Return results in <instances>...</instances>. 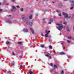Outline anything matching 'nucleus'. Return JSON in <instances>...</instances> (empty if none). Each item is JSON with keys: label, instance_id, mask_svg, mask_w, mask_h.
<instances>
[{"label": "nucleus", "instance_id": "obj_62", "mask_svg": "<svg viewBox=\"0 0 74 74\" xmlns=\"http://www.w3.org/2000/svg\"><path fill=\"white\" fill-rule=\"evenodd\" d=\"M44 1H48V0H43Z\"/></svg>", "mask_w": 74, "mask_h": 74}, {"label": "nucleus", "instance_id": "obj_25", "mask_svg": "<svg viewBox=\"0 0 74 74\" xmlns=\"http://www.w3.org/2000/svg\"><path fill=\"white\" fill-rule=\"evenodd\" d=\"M18 44L19 45H21V44H22V42H18Z\"/></svg>", "mask_w": 74, "mask_h": 74}, {"label": "nucleus", "instance_id": "obj_17", "mask_svg": "<svg viewBox=\"0 0 74 74\" xmlns=\"http://www.w3.org/2000/svg\"><path fill=\"white\" fill-rule=\"evenodd\" d=\"M74 9V7H72L70 8V10H73Z\"/></svg>", "mask_w": 74, "mask_h": 74}, {"label": "nucleus", "instance_id": "obj_53", "mask_svg": "<svg viewBox=\"0 0 74 74\" xmlns=\"http://www.w3.org/2000/svg\"><path fill=\"white\" fill-rule=\"evenodd\" d=\"M49 59H51V56H49Z\"/></svg>", "mask_w": 74, "mask_h": 74}, {"label": "nucleus", "instance_id": "obj_14", "mask_svg": "<svg viewBox=\"0 0 74 74\" xmlns=\"http://www.w3.org/2000/svg\"><path fill=\"white\" fill-rule=\"evenodd\" d=\"M49 55V53H47V54H46L45 55V56H47V57H48V56Z\"/></svg>", "mask_w": 74, "mask_h": 74}, {"label": "nucleus", "instance_id": "obj_46", "mask_svg": "<svg viewBox=\"0 0 74 74\" xmlns=\"http://www.w3.org/2000/svg\"><path fill=\"white\" fill-rule=\"evenodd\" d=\"M59 53H59V52H58L57 53V55H60V54H59Z\"/></svg>", "mask_w": 74, "mask_h": 74}, {"label": "nucleus", "instance_id": "obj_22", "mask_svg": "<svg viewBox=\"0 0 74 74\" xmlns=\"http://www.w3.org/2000/svg\"><path fill=\"white\" fill-rule=\"evenodd\" d=\"M40 47H41V48H43L44 47V46L42 45H40Z\"/></svg>", "mask_w": 74, "mask_h": 74}, {"label": "nucleus", "instance_id": "obj_28", "mask_svg": "<svg viewBox=\"0 0 74 74\" xmlns=\"http://www.w3.org/2000/svg\"><path fill=\"white\" fill-rule=\"evenodd\" d=\"M68 38H69V39H71V37L69 36L68 37Z\"/></svg>", "mask_w": 74, "mask_h": 74}, {"label": "nucleus", "instance_id": "obj_21", "mask_svg": "<svg viewBox=\"0 0 74 74\" xmlns=\"http://www.w3.org/2000/svg\"><path fill=\"white\" fill-rule=\"evenodd\" d=\"M54 20L53 19H50V22H53V21Z\"/></svg>", "mask_w": 74, "mask_h": 74}, {"label": "nucleus", "instance_id": "obj_31", "mask_svg": "<svg viewBox=\"0 0 74 74\" xmlns=\"http://www.w3.org/2000/svg\"><path fill=\"white\" fill-rule=\"evenodd\" d=\"M3 3H0V5H3Z\"/></svg>", "mask_w": 74, "mask_h": 74}, {"label": "nucleus", "instance_id": "obj_61", "mask_svg": "<svg viewBox=\"0 0 74 74\" xmlns=\"http://www.w3.org/2000/svg\"><path fill=\"white\" fill-rule=\"evenodd\" d=\"M53 18L54 19L55 18V16L53 17Z\"/></svg>", "mask_w": 74, "mask_h": 74}, {"label": "nucleus", "instance_id": "obj_51", "mask_svg": "<svg viewBox=\"0 0 74 74\" xmlns=\"http://www.w3.org/2000/svg\"><path fill=\"white\" fill-rule=\"evenodd\" d=\"M6 5H9V3H6Z\"/></svg>", "mask_w": 74, "mask_h": 74}, {"label": "nucleus", "instance_id": "obj_11", "mask_svg": "<svg viewBox=\"0 0 74 74\" xmlns=\"http://www.w3.org/2000/svg\"><path fill=\"white\" fill-rule=\"evenodd\" d=\"M59 6L60 7H63V5L61 3L59 4Z\"/></svg>", "mask_w": 74, "mask_h": 74}, {"label": "nucleus", "instance_id": "obj_38", "mask_svg": "<svg viewBox=\"0 0 74 74\" xmlns=\"http://www.w3.org/2000/svg\"><path fill=\"white\" fill-rule=\"evenodd\" d=\"M12 2H14V1H15V0H12Z\"/></svg>", "mask_w": 74, "mask_h": 74}, {"label": "nucleus", "instance_id": "obj_49", "mask_svg": "<svg viewBox=\"0 0 74 74\" xmlns=\"http://www.w3.org/2000/svg\"><path fill=\"white\" fill-rule=\"evenodd\" d=\"M20 67H22V65H20Z\"/></svg>", "mask_w": 74, "mask_h": 74}, {"label": "nucleus", "instance_id": "obj_64", "mask_svg": "<svg viewBox=\"0 0 74 74\" xmlns=\"http://www.w3.org/2000/svg\"><path fill=\"white\" fill-rule=\"evenodd\" d=\"M31 12H33V11H31Z\"/></svg>", "mask_w": 74, "mask_h": 74}, {"label": "nucleus", "instance_id": "obj_52", "mask_svg": "<svg viewBox=\"0 0 74 74\" xmlns=\"http://www.w3.org/2000/svg\"><path fill=\"white\" fill-rule=\"evenodd\" d=\"M49 24H51V22H49L48 23Z\"/></svg>", "mask_w": 74, "mask_h": 74}, {"label": "nucleus", "instance_id": "obj_56", "mask_svg": "<svg viewBox=\"0 0 74 74\" xmlns=\"http://www.w3.org/2000/svg\"><path fill=\"white\" fill-rule=\"evenodd\" d=\"M72 40L73 41H74V38H73Z\"/></svg>", "mask_w": 74, "mask_h": 74}, {"label": "nucleus", "instance_id": "obj_19", "mask_svg": "<svg viewBox=\"0 0 74 74\" xmlns=\"http://www.w3.org/2000/svg\"><path fill=\"white\" fill-rule=\"evenodd\" d=\"M22 18H26V17L25 16V15H23L22 16Z\"/></svg>", "mask_w": 74, "mask_h": 74}, {"label": "nucleus", "instance_id": "obj_16", "mask_svg": "<svg viewBox=\"0 0 74 74\" xmlns=\"http://www.w3.org/2000/svg\"><path fill=\"white\" fill-rule=\"evenodd\" d=\"M22 19L23 21H25V20H26V17L24 18H22Z\"/></svg>", "mask_w": 74, "mask_h": 74}, {"label": "nucleus", "instance_id": "obj_26", "mask_svg": "<svg viewBox=\"0 0 74 74\" xmlns=\"http://www.w3.org/2000/svg\"><path fill=\"white\" fill-rule=\"evenodd\" d=\"M33 73V72L31 71L29 72V74H32Z\"/></svg>", "mask_w": 74, "mask_h": 74}, {"label": "nucleus", "instance_id": "obj_45", "mask_svg": "<svg viewBox=\"0 0 74 74\" xmlns=\"http://www.w3.org/2000/svg\"><path fill=\"white\" fill-rule=\"evenodd\" d=\"M63 24H64L65 25H66V22H64L63 23Z\"/></svg>", "mask_w": 74, "mask_h": 74}, {"label": "nucleus", "instance_id": "obj_48", "mask_svg": "<svg viewBox=\"0 0 74 74\" xmlns=\"http://www.w3.org/2000/svg\"><path fill=\"white\" fill-rule=\"evenodd\" d=\"M64 41H63L61 43V44H63V43H64Z\"/></svg>", "mask_w": 74, "mask_h": 74}, {"label": "nucleus", "instance_id": "obj_8", "mask_svg": "<svg viewBox=\"0 0 74 74\" xmlns=\"http://www.w3.org/2000/svg\"><path fill=\"white\" fill-rule=\"evenodd\" d=\"M30 30L33 34H34V30L33 28H30Z\"/></svg>", "mask_w": 74, "mask_h": 74}, {"label": "nucleus", "instance_id": "obj_35", "mask_svg": "<svg viewBox=\"0 0 74 74\" xmlns=\"http://www.w3.org/2000/svg\"><path fill=\"white\" fill-rule=\"evenodd\" d=\"M50 66H52H52H53V64H50Z\"/></svg>", "mask_w": 74, "mask_h": 74}, {"label": "nucleus", "instance_id": "obj_43", "mask_svg": "<svg viewBox=\"0 0 74 74\" xmlns=\"http://www.w3.org/2000/svg\"><path fill=\"white\" fill-rule=\"evenodd\" d=\"M48 37H49V38H51V36L50 35L48 36Z\"/></svg>", "mask_w": 74, "mask_h": 74}, {"label": "nucleus", "instance_id": "obj_30", "mask_svg": "<svg viewBox=\"0 0 74 74\" xmlns=\"http://www.w3.org/2000/svg\"><path fill=\"white\" fill-rule=\"evenodd\" d=\"M68 58H71V56H68Z\"/></svg>", "mask_w": 74, "mask_h": 74}, {"label": "nucleus", "instance_id": "obj_12", "mask_svg": "<svg viewBox=\"0 0 74 74\" xmlns=\"http://www.w3.org/2000/svg\"><path fill=\"white\" fill-rule=\"evenodd\" d=\"M59 54H60V55H65V54L63 52H61L59 53Z\"/></svg>", "mask_w": 74, "mask_h": 74}, {"label": "nucleus", "instance_id": "obj_63", "mask_svg": "<svg viewBox=\"0 0 74 74\" xmlns=\"http://www.w3.org/2000/svg\"><path fill=\"white\" fill-rule=\"evenodd\" d=\"M53 4H54V3H55V2H54V1L53 2Z\"/></svg>", "mask_w": 74, "mask_h": 74}, {"label": "nucleus", "instance_id": "obj_39", "mask_svg": "<svg viewBox=\"0 0 74 74\" xmlns=\"http://www.w3.org/2000/svg\"><path fill=\"white\" fill-rule=\"evenodd\" d=\"M53 52L54 54H56V52H55V51H53Z\"/></svg>", "mask_w": 74, "mask_h": 74}, {"label": "nucleus", "instance_id": "obj_60", "mask_svg": "<svg viewBox=\"0 0 74 74\" xmlns=\"http://www.w3.org/2000/svg\"><path fill=\"white\" fill-rule=\"evenodd\" d=\"M73 30L74 31V27H73Z\"/></svg>", "mask_w": 74, "mask_h": 74}, {"label": "nucleus", "instance_id": "obj_24", "mask_svg": "<svg viewBox=\"0 0 74 74\" xmlns=\"http://www.w3.org/2000/svg\"><path fill=\"white\" fill-rule=\"evenodd\" d=\"M20 10L22 12H23V9L22 8H21L20 9Z\"/></svg>", "mask_w": 74, "mask_h": 74}, {"label": "nucleus", "instance_id": "obj_33", "mask_svg": "<svg viewBox=\"0 0 74 74\" xmlns=\"http://www.w3.org/2000/svg\"><path fill=\"white\" fill-rule=\"evenodd\" d=\"M16 8H19L20 7L19 6H17Z\"/></svg>", "mask_w": 74, "mask_h": 74}, {"label": "nucleus", "instance_id": "obj_5", "mask_svg": "<svg viewBox=\"0 0 74 74\" xmlns=\"http://www.w3.org/2000/svg\"><path fill=\"white\" fill-rule=\"evenodd\" d=\"M26 24L27 25H29L30 26H32V25H33V22H30L28 23L27 22L26 23Z\"/></svg>", "mask_w": 74, "mask_h": 74}, {"label": "nucleus", "instance_id": "obj_58", "mask_svg": "<svg viewBox=\"0 0 74 74\" xmlns=\"http://www.w3.org/2000/svg\"><path fill=\"white\" fill-rule=\"evenodd\" d=\"M43 20V21H45V18H44Z\"/></svg>", "mask_w": 74, "mask_h": 74}, {"label": "nucleus", "instance_id": "obj_40", "mask_svg": "<svg viewBox=\"0 0 74 74\" xmlns=\"http://www.w3.org/2000/svg\"><path fill=\"white\" fill-rule=\"evenodd\" d=\"M12 54L13 55H15V53H14V52H12Z\"/></svg>", "mask_w": 74, "mask_h": 74}, {"label": "nucleus", "instance_id": "obj_18", "mask_svg": "<svg viewBox=\"0 0 74 74\" xmlns=\"http://www.w3.org/2000/svg\"><path fill=\"white\" fill-rule=\"evenodd\" d=\"M53 67H54V69H56V67H57V66H56V65H55Z\"/></svg>", "mask_w": 74, "mask_h": 74}, {"label": "nucleus", "instance_id": "obj_9", "mask_svg": "<svg viewBox=\"0 0 74 74\" xmlns=\"http://www.w3.org/2000/svg\"><path fill=\"white\" fill-rule=\"evenodd\" d=\"M32 17H33V15H30L29 16V19H32Z\"/></svg>", "mask_w": 74, "mask_h": 74}, {"label": "nucleus", "instance_id": "obj_54", "mask_svg": "<svg viewBox=\"0 0 74 74\" xmlns=\"http://www.w3.org/2000/svg\"><path fill=\"white\" fill-rule=\"evenodd\" d=\"M54 71V70L52 69V70H51V72H52V71Z\"/></svg>", "mask_w": 74, "mask_h": 74}, {"label": "nucleus", "instance_id": "obj_7", "mask_svg": "<svg viewBox=\"0 0 74 74\" xmlns=\"http://www.w3.org/2000/svg\"><path fill=\"white\" fill-rule=\"evenodd\" d=\"M7 22L8 23H11V19H8L6 20Z\"/></svg>", "mask_w": 74, "mask_h": 74}, {"label": "nucleus", "instance_id": "obj_15", "mask_svg": "<svg viewBox=\"0 0 74 74\" xmlns=\"http://www.w3.org/2000/svg\"><path fill=\"white\" fill-rule=\"evenodd\" d=\"M66 30L68 32H69L70 31V29H69V27H66Z\"/></svg>", "mask_w": 74, "mask_h": 74}, {"label": "nucleus", "instance_id": "obj_1", "mask_svg": "<svg viewBox=\"0 0 74 74\" xmlns=\"http://www.w3.org/2000/svg\"><path fill=\"white\" fill-rule=\"evenodd\" d=\"M57 25H58V27H57V28L58 30H61L62 29V28L63 27V26H62V25L61 24H57Z\"/></svg>", "mask_w": 74, "mask_h": 74}, {"label": "nucleus", "instance_id": "obj_3", "mask_svg": "<svg viewBox=\"0 0 74 74\" xmlns=\"http://www.w3.org/2000/svg\"><path fill=\"white\" fill-rule=\"evenodd\" d=\"M45 33L46 34H45V37L46 38L48 37V33H50V31H48L47 30H46L45 31Z\"/></svg>", "mask_w": 74, "mask_h": 74}, {"label": "nucleus", "instance_id": "obj_23", "mask_svg": "<svg viewBox=\"0 0 74 74\" xmlns=\"http://www.w3.org/2000/svg\"><path fill=\"white\" fill-rule=\"evenodd\" d=\"M9 41H7L6 42V44H7V45H8L9 44Z\"/></svg>", "mask_w": 74, "mask_h": 74}, {"label": "nucleus", "instance_id": "obj_27", "mask_svg": "<svg viewBox=\"0 0 74 74\" xmlns=\"http://www.w3.org/2000/svg\"><path fill=\"white\" fill-rule=\"evenodd\" d=\"M49 48H50V49H52V46H51V45H49Z\"/></svg>", "mask_w": 74, "mask_h": 74}, {"label": "nucleus", "instance_id": "obj_36", "mask_svg": "<svg viewBox=\"0 0 74 74\" xmlns=\"http://www.w3.org/2000/svg\"><path fill=\"white\" fill-rule=\"evenodd\" d=\"M58 16H61V14H58Z\"/></svg>", "mask_w": 74, "mask_h": 74}, {"label": "nucleus", "instance_id": "obj_13", "mask_svg": "<svg viewBox=\"0 0 74 74\" xmlns=\"http://www.w3.org/2000/svg\"><path fill=\"white\" fill-rule=\"evenodd\" d=\"M56 11L57 12H58V13H60V12L59 10H56Z\"/></svg>", "mask_w": 74, "mask_h": 74}, {"label": "nucleus", "instance_id": "obj_6", "mask_svg": "<svg viewBox=\"0 0 74 74\" xmlns=\"http://www.w3.org/2000/svg\"><path fill=\"white\" fill-rule=\"evenodd\" d=\"M16 10L15 7L14 6H12V9L11 10V11H15Z\"/></svg>", "mask_w": 74, "mask_h": 74}, {"label": "nucleus", "instance_id": "obj_2", "mask_svg": "<svg viewBox=\"0 0 74 74\" xmlns=\"http://www.w3.org/2000/svg\"><path fill=\"white\" fill-rule=\"evenodd\" d=\"M62 14L63 15H64L65 18L66 19H69V18H71L70 16H69V14L63 12Z\"/></svg>", "mask_w": 74, "mask_h": 74}, {"label": "nucleus", "instance_id": "obj_47", "mask_svg": "<svg viewBox=\"0 0 74 74\" xmlns=\"http://www.w3.org/2000/svg\"><path fill=\"white\" fill-rule=\"evenodd\" d=\"M42 36H43V34L42 33H41L40 34Z\"/></svg>", "mask_w": 74, "mask_h": 74}, {"label": "nucleus", "instance_id": "obj_59", "mask_svg": "<svg viewBox=\"0 0 74 74\" xmlns=\"http://www.w3.org/2000/svg\"><path fill=\"white\" fill-rule=\"evenodd\" d=\"M63 48L64 49H65V47H63Z\"/></svg>", "mask_w": 74, "mask_h": 74}, {"label": "nucleus", "instance_id": "obj_34", "mask_svg": "<svg viewBox=\"0 0 74 74\" xmlns=\"http://www.w3.org/2000/svg\"><path fill=\"white\" fill-rule=\"evenodd\" d=\"M35 15L36 16H37L38 15V13H36L35 14Z\"/></svg>", "mask_w": 74, "mask_h": 74}, {"label": "nucleus", "instance_id": "obj_57", "mask_svg": "<svg viewBox=\"0 0 74 74\" xmlns=\"http://www.w3.org/2000/svg\"><path fill=\"white\" fill-rule=\"evenodd\" d=\"M9 16V17L11 16V15H9V16Z\"/></svg>", "mask_w": 74, "mask_h": 74}, {"label": "nucleus", "instance_id": "obj_41", "mask_svg": "<svg viewBox=\"0 0 74 74\" xmlns=\"http://www.w3.org/2000/svg\"><path fill=\"white\" fill-rule=\"evenodd\" d=\"M67 42H68L69 43H70V41L69 40H67Z\"/></svg>", "mask_w": 74, "mask_h": 74}, {"label": "nucleus", "instance_id": "obj_20", "mask_svg": "<svg viewBox=\"0 0 74 74\" xmlns=\"http://www.w3.org/2000/svg\"><path fill=\"white\" fill-rule=\"evenodd\" d=\"M64 73V71L63 70H62L61 71V74H63Z\"/></svg>", "mask_w": 74, "mask_h": 74}, {"label": "nucleus", "instance_id": "obj_4", "mask_svg": "<svg viewBox=\"0 0 74 74\" xmlns=\"http://www.w3.org/2000/svg\"><path fill=\"white\" fill-rule=\"evenodd\" d=\"M69 2L71 4V6L74 7V0H69Z\"/></svg>", "mask_w": 74, "mask_h": 74}, {"label": "nucleus", "instance_id": "obj_44", "mask_svg": "<svg viewBox=\"0 0 74 74\" xmlns=\"http://www.w3.org/2000/svg\"><path fill=\"white\" fill-rule=\"evenodd\" d=\"M2 9H0V12H1V11H2Z\"/></svg>", "mask_w": 74, "mask_h": 74}, {"label": "nucleus", "instance_id": "obj_37", "mask_svg": "<svg viewBox=\"0 0 74 74\" xmlns=\"http://www.w3.org/2000/svg\"><path fill=\"white\" fill-rule=\"evenodd\" d=\"M54 73V74H58V73L56 72H55Z\"/></svg>", "mask_w": 74, "mask_h": 74}, {"label": "nucleus", "instance_id": "obj_55", "mask_svg": "<svg viewBox=\"0 0 74 74\" xmlns=\"http://www.w3.org/2000/svg\"><path fill=\"white\" fill-rule=\"evenodd\" d=\"M64 1H67V0H63Z\"/></svg>", "mask_w": 74, "mask_h": 74}, {"label": "nucleus", "instance_id": "obj_50", "mask_svg": "<svg viewBox=\"0 0 74 74\" xmlns=\"http://www.w3.org/2000/svg\"><path fill=\"white\" fill-rule=\"evenodd\" d=\"M19 58L20 59L22 58V56H19Z\"/></svg>", "mask_w": 74, "mask_h": 74}, {"label": "nucleus", "instance_id": "obj_10", "mask_svg": "<svg viewBox=\"0 0 74 74\" xmlns=\"http://www.w3.org/2000/svg\"><path fill=\"white\" fill-rule=\"evenodd\" d=\"M23 31L24 32H27V29L25 28H24L23 29Z\"/></svg>", "mask_w": 74, "mask_h": 74}, {"label": "nucleus", "instance_id": "obj_32", "mask_svg": "<svg viewBox=\"0 0 74 74\" xmlns=\"http://www.w3.org/2000/svg\"><path fill=\"white\" fill-rule=\"evenodd\" d=\"M72 18H74V14H73L72 15Z\"/></svg>", "mask_w": 74, "mask_h": 74}, {"label": "nucleus", "instance_id": "obj_29", "mask_svg": "<svg viewBox=\"0 0 74 74\" xmlns=\"http://www.w3.org/2000/svg\"><path fill=\"white\" fill-rule=\"evenodd\" d=\"M12 64L13 65V66H14V62H12Z\"/></svg>", "mask_w": 74, "mask_h": 74}, {"label": "nucleus", "instance_id": "obj_42", "mask_svg": "<svg viewBox=\"0 0 74 74\" xmlns=\"http://www.w3.org/2000/svg\"><path fill=\"white\" fill-rule=\"evenodd\" d=\"M43 22H44V23H46L47 22L45 20V21H43Z\"/></svg>", "mask_w": 74, "mask_h": 74}]
</instances>
